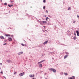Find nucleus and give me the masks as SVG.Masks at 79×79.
Masks as SVG:
<instances>
[{"label":"nucleus","instance_id":"nucleus-32","mask_svg":"<svg viewBox=\"0 0 79 79\" xmlns=\"http://www.w3.org/2000/svg\"><path fill=\"white\" fill-rule=\"evenodd\" d=\"M77 17L78 18H79V15H77Z\"/></svg>","mask_w":79,"mask_h":79},{"label":"nucleus","instance_id":"nucleus-4","mask_svg":"<svg viewBox=\"0 0 79 79\" xmlns=\"http://www.w3.org/2000/svg\"><path fill=\"white\" fill-rule=\"evenodd\" d=\"M0 38H1V39H5L4 37L2 36H0Z\"/></svg>","mask_w":79,"mask_h":79},{"label":"nucleus","instance_id":"nucleus-24","mask_svg":"<svg viewBox=\"0 0 79 79\" xmlns=\"http://www.w3.org/2000/svg\"><path fill=\"white\" fill-rule=\"evenodd\" d=\"M21 44L22 45V46H24V44Z\"/></svg>","mask_w":79,"mask_h":79},{"label":"nucleus","instance_id":"nucleus-35","mask_svg":"<svg viewBox=\"0 0 79 79\" xmlns=\"http://www.w3.org/2000/svg\"><path fill=\"white\" fill-rule=\"evenodd\" d=\"M73 23H76V21H74V22H73Z\"/></svg>","mask_w":79,"mask_h":79},{"label":"nucleus","instance_id":"nucleus-17","mask_svg":"<svg viewBox=\"0 0 79 79\" xmlns=\"http://www.w3.org/2000/svg\"><path fill=\"white\" fill-rule=\"evenodd\" d=\"M43 9L44 10H45V6H44L43 7Z\"/></svg>","mask_w":79,"mask_h":79},{"label":"nucleus","instance_id":"nucleus-36","mask_svg":"<svg viewBox=\"0 0 79 79\" xmlns=\"http://www.w3.org/2000/svg\"><path fill=\"white\" fill-rule=\"evenodd\" d=\"M32 79H35L34 78H33Z\"/></svg>","mask_w":79,"mask_h":79},{"label":"nucleus","instance_id":"nucleus-30","mask_svg":"<svg viewBox=\"0 0 79 79\" xmlns=\"http://www.w3.org/2000/svg\"><path fill=\"white\" fill-rule=\"evenodd\" d=\"M0 73H1V74H3V72H0Z\"/></svg>","mask_w":79,"mask_h":79},{"label":"nucleus","instance_id":"nucleus-7","mask_svg":"<svg viewBox=\"0 0 79 79\" xmlns=\"http://www.w3.org/2000/svg\"><path fill=\"white\" fill-rule=\"evenodd\" d=\"M8 40L9 41H12V38H9Z\"/></svg>","mask_w":79,"mask_h":79},{"label":"nucleus","instance_id":"nucleus-29","mask_svg":"<svg viewBox=\"0 0 79 79\" xmlns=\"http://www.w3.org/2000/svg\"><path fill=\"white\" fill-rule=\"evenodd\" d=\"M68 10H70V7H69L68 8Z\"/></svg>","mask_w":79,"mask_h":79},{"label":"nucleus","instance_id":"nucleus-18","mask_svg":"<svg viewBox=\"0 0 79 79\" xmlns=\"http://www.w3.org/2000/svg\"><path fill=\"white\" fill-rule=\"evenodd\" d=\"M17 74V72H14V74Z\"/></svg>","mask_w":79,"mask_h":79},{"label":"nucleus","instance_id":"nucleus-16","mask_svg":"<svg viewBox=\"0 0 79 79\" xmlns=\"http://www.w3.org/2000/svg\"><path fill=\"white\" fill-rule=\"evenodd\" d=\"M64 74L65 75H68V73H64Z\"/></svg>","mask_w":79,"mask_h":79},{"label":"nucleus","instance_id":"nucleus-12","mask_svg":"<svg viewBox=\"0 0 79 79\" xmlns=\"http://www.w3.org/2000/svg\"><path fill=\"white\" fill-rule=\"evenodd\" d=\"M44 61H45L44 60H42L40 62H39L38 63V64H39V63H42V62H44Z\"/></svg>","mask_w":79,"mask_h":79},{"label":"nucleus","instance_id":"nucleus-3","mask_svg":"<svg viewBox=\"0 0 79 79\" xmlns=\"http://www.w3.org/2000/svg\"><path fill=\"white\" fill-rule=\"evenodd\" d=\"M68 79H75V77H74V76H72L70 78H68Z\"/></svg>","mask_w":79,"mask_h":79},{"label":"nucleus","instance_id":"nucleus-34","mask_svg":"<svg viewBox=\"0 0 79 79\" xmlns=\"http://www.w3.org/2000/svg\"><path fill=\"white\" fill-rule=\"evenodd\" d=\"M44 27V28H45V26H43Z\"/></svg>","mask_w":79,"mask_h":79},{"label":"nucleus","instance_id":"nucleus-9","mask_svg":"<svg viewBox=\"0 0 79 79\" xmlns=\"http://www.w3.org/2000/svg\"><path fill=\"white\" fill-rule=\"evenodd\" d=\"M47 42H48V41H46L45 42H44V43H43L44 45H45V44H46L47 43Z\"/></svg>","mask_w":79,"mask_h":79},{"label":"nucleus","instance_id":"nucleus-25","mask_svg":"<svg viewBox=\"0 0 79 79\" xmlns=\"http://www.w3.org/2000/svg\"><path fill=\"white\" fill-rule=\"evenodd\" d=\"M48 19V17H47L46 18V21H47V19Z\"/></svg>","mask_w":79,"mask_h":79},{"label":"nucleus","instance_id":"nucleus-20","mask_svg":"<svg viewBox=\"0 0 79 79\" xmlns=\"http://www.w3.org/2000/svg\"><path fill=\"white\" fill-rule=\"evenodd\" d=\"M43 2L44 3H45L46 2V1L45 0H44Z\"/></svg>","mask_w":79,"mask_h":79},{"label":"nucleus","instance_id":"nucleus-11","mask_svg":"<svg viewBox=\"0 0 79 79\" xmlns=\"http://www.w3.org/2000/svg\"><path fill=\"white\" fill-rule=\"evenodd\" d=\"M76 32L77 33V35L78 36L79 35V33L78 32V31H76Z\"/></svg>","mask_w":79,"mask_h":79},{"label":"nucleus","instance_id":"nucleus-1","mask_svg":"<svg viewBox=\"0 0 79 79\" xmlns=\"http://www.w3.org/2000/svg\"><path fill=\"white\" fill-rule=\"evenodd\" d=\"M50 70L52 71H53L54 73H56V70L55 69H54L51 68L50 69Z\"/></svg>","mask_w":79,"mask_h":79},{"label":"nucleus","instance_id":"nucleus-22","mask_svg":"<svg viewBox=\"0 0 79 79\" xmlns=\"http://www.w3.org/2000/svg\"><path fill=\"white\" fill-rule=\"evenodd\" d=\"M43 15V16H44V17H46V15Z\"/></svg>","mask_w":79,"mask_h":79},{"label":"nucleus","instance_id":"nucleus-13","mask_svg":"<svg viewBox=\"0 0 79 79\" xmlns=\"http://www.w3.org/2000/svg\"><path fill=\"white\" fill-rule=\"evenodd\" d=\"M39 66H40V67L41 68L42 66V64H39Z\"/></svg>","mask_w":79,"mask_h":79},{"label":"nucleus","instance_id":"nucleus-2","mask_svg":"<svg viewBox=\"0 0 79 79\" xmlns=\"http://www.w3.org/2000/svg\"><path fill=\"white\" fill-rule=\"evenodd\" d=\"M24 72H23L19 74V76H20V77L22 76H23V75L24 74Z\"/></svg>","mask_w":79,"mask_h":79},{"label":"nucleus","instance_id":"nucleus-10","mask_svg":"<svg viewBox=\"0 0 79 79\" xmlns=\"http://www.w3.org/2000/svg\"><path fill=\"white\" fill-rule=\"evenodd\" d=\"M23 52H20L19 53H18V54L19 55H21V54H23Z\"/></svg>","mask_w":79,"mask_h":79},{"label":"nucleus","instance_id":"nucleus-37","mask_svg":"<svg viewBox=\"0 0 79 79\" xmlns=\"http://www.w3.org/2000/svg\"><path fill=\"white\" fill-rule=\"evenodd\" d=\"M9 13H10V11H9Z\"/></svg>","mask_w":79,"mask_h":79},{"label":"nucleus","instance_id":"nucleus-19","mask_svg":"<svg viewBox=\"0 0 79 79\" xmlns=\"http://www.w3.org/2000/svg\"><path fill=\"white\" fill-rule=\"evenodd\" d=\"M4 5H7V3H4Z\"/></svg>","mask_w":79,"mask_h":79},{"label":"nucleus","instance_id":"nucleus-28","mask_svg":"<svg viewBox=\"0 0 79 79\" xmlns=\"http://www.w3.org/2000/svg\"><path fill=\"white\" fill-rule=\"evenodd\" d=\"M2 64H2V63H0V65H2Z\"/></svg>","mask_w":79,"mask_h":79},{"label":"nucleus","instance_id":"nucleus-6","mask_svg":"<svg viewBox=\"0 0 79 79\" xmlns=\"http://www.w3.org/2000/svg\"><path fill=\"white\" fill-rule=\"evenodd\" d=\"M5 36H6V37H10V35L9 34H6L5 35Z\"/></svg>","mask_w":79,"mask_h":79},{"label":"nucleus","instance_id":"nucleus-38","mask_svg":"<svg viewBox=\"0 0 79 79\" xmlns=\"http://www.w3.org/2000/svg\"><path fill=\"white\" fill-rule=\"evenodd\" d=\"M12 37H13V35H12Z\"/></svg>","mask_w":79,"mask_h":79},{"label":"nucleus","instance_id":"nucleus-15","mask_svg":"<svg viewBox=\"0 0 79 79\" xmlns=\"http://www.w3.org/2000/svg\"><path fill=\"white\" fill-rule=\"evenodd\" d=\"M68 55H66L65 56H64V58H67V57H68Z\"/></svg>","mask_w":79,"mask_h":79},{"label":"nucleus","instance_id":"nucleus-8","mask_svg":"<svg viewBox=\"0 0 79 79\" xmlns=\"http://www.w3.org/2000/svg\"><path fill=\"white\" fill-rule=\"evenodd\" d=\"M8 6L9 7H11V6L12 7H13V4H12L11 5H8Z\"/></svg>","mask_w":79,"mask_h":79},{"label":"nucleus","instance_id":"nucleus-27","mask_svg":"<svg viewBox=\"0 0 79 79\" xmlns=\"http://www.w3.org/2000/svg\"><path fill=\"white\" fill-rule=\"evenodd\" d=\"M13 1H12L10 2V3H13Z\"/></svg>","mask_w":79,"mask_h":79},{"label":"nucleus","instance_id":"nucleus-23","mask_svg":"<svg viewBox=\"0 0 79 79\" xmlns=\"http://www.w3.org/2000/svg\"><path fill=\"white\" fill-rule=\"evenodd\" d=\"M43 23H47V22L46 21H43Z\"/></svg>","mask_w":79,"mask_h":79},{"label":"nucleus","instance_id":"nucleus-33","mask_svg":"<svg viewBox=\"0 0 79 79\" xmlns=\"http://www.w3.org/2000/svg\"><path fill=\"white\" fill-rule=\"evenodd\" d=\"M4 77V78H5V79H6L5 77Z\"/></svg>","mask_w":79,"mask_h":79},{"label":"nucleus","instance_id":"nucleus-21","mask_svg":"<svg viewBox=\"0 0 79 79\" xmlns=\"http://www.w3.org/2000/svg\"><path fill=\"white\" fill-rule=\"evenodd\" d=\"M73 39H74V40H76V37H74Z\"/></svg>","mask_w":79,"mask_h":79},{"label":"nucleus","instance_id":"nucleus-26","mask_svg":"<svg viewBox=\"0 0 79 79\" xmlns=\"http://www.w3.org/2000/svg\"><path fill=\"white\" fill-rule=\"evenodd\" d=\"M6 44H7L6 43H5V44H3L4 45H6Z\"/></svg>","mask_w":79,"mask_h":79},{"label":"nucleus","instance_id":"nucleus-14","mask_svg":"<svg viewBox=\"0 0 79 79\" xmlns=\"http://www.w3.org/2000/svg\"><path fill=\"white\" fill-rule=\"evenodd\" d=\"M7 62H8L9 63H10V62H11V60H7Z\"/></svg>","mask_w":79,"mask_h":79},{"label":"nucleus","instance_id":"nucleus-5","mask_svg":"<svg viewBox=\"0 0 79 79\" xmlns=\"http://www.w3.org/2000/svg\"><path fill=\"white\" fill-rule=\"evenodd\" d=\"M34 75H30V77H34Z\"/></svg>","mask_w":79,"mask_h":79},{"label":"nucleus","instance_id":"nucleus-31","mask_svg":"<svg viewBox=\"0 0 79 79\" xmlns=\"http://www.w3.org/2000/svg\"><path fill=\"white\" fill-rule=\"evenodd\" d=\"M46 13H48V11H47V10H46Z\"/></svg>","mask_w":79,"mask_h":79}]
</instances>
